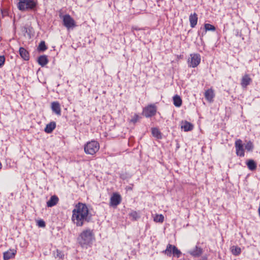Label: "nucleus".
Segmentation results:
<instances>
[{
  "label": "nucleus",
  "mask_w": 260,
  "mask_h": 260,
  "mask_svg": "<svg viewBox=\"0 0 260 260\" xmlns=\"http://www.w3.org/2000/svg\"><path fill=\"white\" fill-rule=\"evenodd\" d=\"M139 116L137 114H135L134 116L132 117V118L131 120V122L135 123L137 122L139 119Z\"/></svg>",
  "instance_id": "33"
},
{
  "label": "nucleus",
  "mask_w": 260,
  "mask_h": 260,
  "mask_svg": "<svg viewBox=\"0 0 260 260\" xmlns=\"http://www.w3.org/2000/svg\"><path fill=\"white\" fill-rule=\"evenodd\" d=\"M62 21L63 25L68 29L76 26L75 20L69 14L63 16Z\"/></svg>",
  "instance_id": "6"
},
{
  "label": "nucleus",
  "mask_w": 260,
  "mask_h": 260,
  "mask_svg": "<svg viewBox=\"0 0 260 260\" xmlns=\"http://www.w3.org/2000/svg\"><path fill=\"white\" fill-rule=\"evenodd\" d=\"M58 198L56 196H52L49 200L47 202V206L48 207H52L56 205L58 202Z\"/></svg>",
  "instance_id": "16"
},
{
  "label": "nucleus",
  "mask_w": 260,
  "mask_h": 260,
  "mask_svg": "<svg viewBox=\"0 0 260 260\" xmlns=\"http://www.w3.org/2000/svg\"><path fill=\"white\" fill-rule=\"evenodd\" d=\"M121 196L117 192H114L110 198V206L112 207H116L121 203Z\"/></svg>",
  "instance_id": "9"
},
{
  "label": "nucleus",
  "mask_w": 260,
  "mask_h": 260,
  "mask_svg": "<svg viewBox=\"0 0 260 260\" xmlns=\"http://www.w3.org/2000/svg\"><path fill=\"white\" fill-rule=\"evenodd\" d=\"M19 54L21 57L25 60H28L29 59V55L28 52L24 48L20 47L19 48Z\"/></svg>",
  "instance_id": "17"
},
{
  "label": "nucleus",
  "mask_w": 260,
  "mask_h": 260,
  "mask_svg": "<svg viewBox=\"0 0 260 260\" xmlns=\"http://www.w3.org/2000/svg\"><path fill=\"white\" fill-rule=\"evenodd\" d=\"M181 128L183 129L184 132H188L193 129V125L187 121H182L181 123Z\"/></svg>",
  "instance_id": "13"
},
{
  "label": "nucleus",
  "mask_w": 260,
  "mask_h": 260,
  "mask_svg": "<svg viewBox=\"0 0 260 260\" xmlns=\"http://www.w3.org/2000/svg\"><path fill=\"white\" fill-rule=\"evenodd\" d=\"M5 57L4 56H0V68H1L5 63Z\"/></svg>",
  "instance_id": "35"
},
{
  "label": "nucleus",
  "mask_w": 260,
  "mask_h": 260,
  "mask_svg": "<svg viewBox=\"0 0 260 260\" xmlns=\"http://www.w3.org/2000/svg\"><path fill=\"white\" fill-rule=\"evenodd\" d=\"M214 92L212 89H209L205 92V97L207 100L211 102L214 98Z\"/></svg>",
  "instance_id": "20"
},
{
  "label": "nucleus",
  "mask_w": 260,
  "mask_h": 260,
  "mask_svg": "<svg viewBox=\"0 0 260 260\" xmlns=\"http://www.w3.org/2000/svg\"><path fill=\"white\" fill-rule=\"evenodd\" d=\"M172 254L174 256L179 258L181 254V252L174 245L173 247Z\"/></svg>",
  "instance_id": "27"
},
{
  "label": "nucleus",
  "mask_w": 260,
  "mask_h": 260,
  "mask_svg": "<svg viewBox=\"0 0 260 260\" xmlns=\"http://www.w3.org/2000/svg\"><path fill=\"white\" fill-rule=\"evenodd\" d=\"M152 134L153 136L156 137L157 139L161 138V134L159 129L157 128L154 127L151 129Z\"/></svg>",
  "instance_id": "23"
},
{
  "label": "nucleus",
  "mask_w": 260,
  "mask_h": 260,
  "mask_svg": "<svg viewBox=\"0 0 260 260\" xmlns=\"http://www.w3.org/2000/svg\"><path fill=\"white\" fill-rule=\"evenodd\" d=\"M56 257H59L60 259H63L64 257V254L61 251L57 250L56 251Z\"/></svg>",
  "instance_id": "34"
},
{
  "label": "nucleus",
  "mask_w": 260,
  "mask_h": 260,
  "mask_svg": "<svg viewBox=\"0 0 260 260\" xmlns=\"http://www.w3.org/2000/svg\"><path fill=\"white\" fill-rule=\"evenodd\" d=\"M203 249L198 246L188 251V253L194 257H200L203 253Z\"/></svg>",
  "instance_id": "10"
},
{
  "label": "nucleus",
  "mask_w": 260,
  "mask_h": 260,
  "mask_svg": "<svg viewBox=\"0 0 260 260\" xmlns=\"http://www.w3.org/2000/svg\"><path fill=\"white\" fill-rule=\"evenodd\" d=\"M164 216L162 214H156L154 217V221L156 222H163Z\"/></svg>",
  "instance_id": "26"
},
{
  "label": "nucleus",
  "mask_w": 260,
  "mask_h": 260,
  "mask_svg": "<svg viewBox=\"0 0 260 260\" xmlns=\"http://www.w3.org/2000/svg\"><path fill=\"white\" fill-rule=\"evenodd\" d=\"M245 147L248 151H252L254 148V145L251 141H249L246 143Z\"/></svg>",
  "instance_id": "28"
},
{
  "label": "nucleus",
  "mask_w": 260,
  "mask_h": 260,
  "mask_svg": "<svg viewBox=\"0 0 260 260\" xmlns=\"http://www.w3.org/2000/svg\"><path fill=\"white\" fill-rule=\"evenodd\" d=\"M252 82V79L248 74L244 75L241 79V85L243 88H246Z\"/></svg>",
  "instance_id": "11"
},
{
  "label": "nucleus",
  "mask_w": 260,
  "mask_h": 260,
  "mask_svg": "<svg viewBox=\"0 0 260 260\" xmlns=\"http://www.w3.org/2000/svg\"><path fill=\"white\" fill-rule=\"evenodd\" d=\"M100 148L99 143L96 141H91L87 143L84 146V151L86 154L93 155Z\"/></svg>",
  "instance_id": "4"
},
{
  "label": "nucleus",
  "mask_w": 260,
  "mask_h": 260,
  "mask_svg": "<svg viewBox=\"0 0 260 260\" xmlns=\"http://www.w3.org/2000/svg\"><path fill=\"white\" fill-rule=\"evenodd\" d=\"M231 251L235 255H238L241 253V248L237 246H233L231 247Z\"/></svg>",
  "instance_id": "25"
},
{
  "label": "nucleus",
  "mask_w": 260,
  "mask_h": 260,
  "mask_svg": "<svg viewBox=\"0 0 260 260\" xmlns=\"http://www.w3.org/2000/svg\"><path fill=\"white\" fill-rule=\"evenodd\" d=\"M246 165L247 166L248 168L250 171H253L256 169V167H257L256 164L252 159L248 160L246 162Z\"/></svg>",
  "instance_id": "22"
},
{
  "label": "nucleus",
  "mask_w": 260,
  "mask_h": 260,
  "mask_svg": "<svg viewBox=\"0 0 260 260\" xmlns=\"http://www.w3.org/2000/svg\"><path fill=\"white\" fill-rule=\"evenodd\" d=\"M38 63L42 67H44L48 62V59L47 56L44 55L39 57L38 59Z\"/></svg>",
  "instance_id": "19"
},
{
  "label": "nucleus",
  "mask_w": 260,
  "mask_h": 260,
  "mask_svg": "<svg viewBox=\"0 0 260 260\" xmlns=\"http://www.w3.org/2000/svg\"><path fill=\"white\" fill-rule=\"evenodd\" d=\"M55 127L56 123L54 121H52L46 125L44 131L47 134H50L52 132Z\"/></svg>",
  "instance_id": "18"
},
{
  "label": "nucleus",
  "mask_w": 260,
  "mask_h": 260,
  "mask_svg": "<svg viewBox=\"0 0 260 260\" xmlns=\"http://www.w3.org/2000/svg\"><path fill=\"white\" fill-rule=\"evenodd\" d=\"M205 31H215L216 29V28L214 26H213L212 24H209V23H206L204 25Z\"/></svg>",
  "instance_id": "30"
},
{
  "label": "nucleus",
  "mask_w": 260,
  "mask_h": 260,
  "mask_svg": "<svg viewBox=\"0 0 260 260\" xmlns=\"http://www.w3.org/2000/svg\"><path fill=\"white\" fill-rule=\"evenodd\" d=\"M18 9L21 11H26L34 9L37 6L36 0H18Z\"/></svg>",
  "instance_id": "3"
},
{
  "label": "nucleus",
  "mask_w": 260,
  "mask_h": 260,
  "mask_svg": "<svg viewBox=\"0 0 260 260\" xmlns=\"http://www.w3.org/2000/svg\"><path fill=\"white\" fill-rule=\"evenodd\" d=\"M94 239L93 230L89 229L84 230L78 238L79 243L82 247L90 245Z\"/></svg>",
  "instance_id": "2"
},
{
  "label": "nucleus",
  "mask_w": 260,
  "mask_h": 260,
  "mask_svg": "<svg viewBox=\"0 0 260 260\" xmlns=\"http://www.w3.org/2000/svg\"><path fill=\"white\" fill-rule=\"evenodd\" d=\"M198 15L196 13L191 14L189 17V20L190 22V26L193 28L196 26L198 22Z\"/></svg>",
  "instance_id": "15"
},
{
  "label": "nucleus",
  "mask_w": 260,
  "mask_h": 260,
  "mask_svg": "<svg viewBox=\"0 0 260 260\" xmlns=\"http://www.w3.org/2000/svg\"><path fill=\"white\" fill-rule=\"evenodd\" d=\"M51 109L56 114L61 115L60 106L58 102H53L51 103Z\"/></svg>",
  "instance_id": "14"
},
{
  "label": "nucleus",
  "mask_w": 260,
  "mask_h": 260,
  "mask_svg": "<svg viewBox=\"0 0 260 260\" xmlns=\"http://www.w3.org/2000/svg\"><path fill=\"white\" fill-rule=\"evenodd\" d=\"M17 252L15 249H9L7 251L4 253V259L5 260H9L11 258L14 257Z\"/></svg>",
  "instance_id": "12"
},
{
  "label": "nucleus",
  "mask_w": 260,
  "mask_h": 260,
  "mask_svg": "<svg viewBox=\"0 0 260 260\" xmlns=\"http://www.w3.org/2000/svg\"><path fill=\"white\" fill-rule=\"evenodd\" d=\"M201 62V56L198 53H192L190 54L187 62L189 67L196 68Z\"/></svg>",
  "instance_id": "5"
},
{
  "label": "nucleus",
  "mask_w": 260,
  "mask_h": 260,
  "mask_svg": "<svg viewBox=\"0 0 260 260\" xmlns=\"http://www.w3.org/2000/svg\"><path fill=\"white\" fill-rule=\"evenodd\" d=\"M156 107L154 105H150L145 107L143 110V114L146 117H151L155 115Z\"/></svg>",
  "instance_id": "8"
},
{
  "label": "nucleus",
  "mask_w": 260,
  "mask_h": 260,
  "mask_svg": "<svg viewBox=\"0 0 260 260\" xmlns=\"http://www.w3.org/2000/svg\"><path fill=\"white\" fill-rule=\"evenodd\" d=\"M47 49L45 45V42L44 41H41L38 47V50L39 51H44Z\"/></svg>",
  "instance_id": "29"
},
{
  "label": "nucleus",
  "mask_w": 260,
  "mask_h": 260,
  "mask_svg": "<svg viewBox=\"0 0 260 260\" xmlns=\"http://www.w3.org/2000/svg\"><path fill=\"white\" fill-rule=\"evenodd\" d=\"M92 215L87 205L81 202L75 205L72 211V221L77 226L81 227L88 223L91 219Z\"/></svg>",
  "instance_id": "1"
},
{
  "label": "nucleus",
  "mask_w": 260,
  "mask_h": 260,
  "mask_svg": "<svg viewBox=\"0 0 260 260\" xmlns=\"http://www.w3.org/2000/svg\"><path fill=\"white\" fill-rule=\"evenodd\" d=\"M37 225L41 228H44L46 225L45 221L42 219L39 220L37 221Z\"/></svg>",
  "instance_id": "32"
},
{
  "label": "nucleus",
  "mask_w": 260,
  "mask_h": 260,
  "mask_svg": "<svg viewBox=\"0 0 260 260\" xmlns=\"http://www.w3.org/2000/svg\"><path fill=\"white\" fill-rule=\"evenodd\" d=\"M182 101L180 96L177 94L173 96V104L177 107H180L182 105Z\"/></svg>",
  "instance_id": "21"
},
{
  "label": "nucleus",
  "mask_w": 260,
  "mask_h": 260,
  "mask_svg": "<svg viewBox=\"0 0 260 260\" xmlns=\"http://www.w3.org/2000/svg\"><path fill=\"white\" fill-rule=\"evenodd\" d=\"M236 154L240 157H244L245 150L242 141L241 139L237 140L235 143Z\"/></svg>",
  "instance_id": "7"
},
{
  "label": "nucleus",
  "mask_w": 260,
  "mask_h": 260,
  "mask_svg": "<svg viewBox=\"0 0 260 260\" xmlns=\"http://www.w3.org/2000/svg\"><path fill=\"white\" fill-rule=\"evenodd\" d=\"M129 216L134 220H137L139 218L138 213L136 211H133L129 214Z\"/></svg>",
  "instance_id": "31"
},
{
  "label": "nucleus",
  "mask_w": 260,
  "mask_h": 260,
  "mask_svg": "<svg viewBox=\"0 0 260 260\" xmlns=\"http://www.w3.org/2000/svg\"><path fill=\"white\" fill-rule=\"evenodd\" d=\"M174 245L169 244L167 246V248L164 252L168 256H171L172 254L173 247Z\"/></svg>",
  "instance_id": "24"
}]
</instances>
